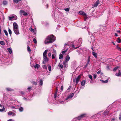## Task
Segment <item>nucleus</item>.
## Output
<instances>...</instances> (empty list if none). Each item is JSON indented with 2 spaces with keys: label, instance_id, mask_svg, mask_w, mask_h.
I'll return each mask as SVG.
<instances>
[{
  "label": "nucleus",
  "instance_id": "obj_22",
  "mask_svg": "<svg viewBox=\"0 0 121 121\" xmlns=\"http://www.w3.org/2000/svg\"><path fill=\"white\" fill-rule=\"evenodd\" d=\"M6 89L8 91H13V90L9 88H7Z\"/></svg>",
  "mask_w": 121,
  "mask_h": 121
},
{
  "label": "nucleus",
  "instance_id": "obj_52",
  "mask_svg": "<svg viewBox=\"0 0 121 121\" xmlns=\"http://www.w3.org/2000/svg\"><path fill=\"white\" fill-rule=\"evenodd\" d=\"M39 83H43V81L42 80L40 79L39 81Z\"/></svg>",
  "mask_w": 121,
  "mask_h": 121
},
{
  "label": "nucleus",
  "instance_id": "obj_19",
  "mask_svg": "<svg viewBox=\"0 0 121 121\" xmlns=\"http://www.w3.org/2000/svg\"><path fill=\"white\" fill-rule=\"evenodd\" d=\"M100 81H101L102 83H107L108 82V79H107L105 81H104L103 80H100Z\"/></svg>",
  "mask_w": 121,
  "mask_h": 121
},
{
  "label": "nucleus",
  "instance_id": "obj_23",
  "mask_svg": "<svg viewBox=\"0 0 121 121\" xmlns=\"http://www.w3.org/2000/svg\"><path fill=\"white\" fill-rule=\"evenodd\" d=\"M108 112L109 111H108L106 110L104 112V115L105 116L107 115L108 114Z\"/></svg>",
  "mask_w": 121,
  "mask_h": 121
},
{
  "label": "nucleus",
  "instance_id": "obj_25",
  "mask_svg": "<svg viewBox=\"0 0 121 121\" xmlns=\"http://www.w3.org/2000/svg\"><path fill=\"white\" fill-rule=\"evenodd\" d=\"M0 43L2 45H5V43L3 41H0Z\"/></svg>",
  "mask_w": 121,
  "mask_h": 121
},
{
  "label": "nucleus",
  "instance_id": "obj_6",
  "mask_svg": "<svg viewBox=\"0 0 121 121\" xmlns=\"http://www.w3.org/2000/svg\"><path fill=\"white\" fill-rule=\"evenodd\" d=\"M13 30L14 32V33L16 34V35H18L19 34L18 28L13 29Z\"/></svg>",
  "mask_w": 121,
  "mask_h": 121
},
{
  "label": "nucleus",
  "instance_id": "obj_8",
  "mask_svg": "<svg viewBox=\"0 0 121 121\" xmlns=\"http://www.w3.org/2000/svg\"><path fill=\"white\" fill-rule=\"evenodd\" d=\"M86 114H82L81 116H78L77 117V119L79 120H80L82 118H83L84 117H85V115H86Z\"/></svg>",
  "mask_w": 121,
  "mask_h": 121
},
{
  "label": "nucleus",
  "instance_id": "obj_9",
  "mask_svg": "<svg viewBox=\"0 0 121 121\" xmlns=\"http://www.w3.org/2000/svg\"><path fill=\"white\" fill-rule=\"evenodd\" d=\"M70 59V57L69 55H67L65 58V62H68Z\"/></svg>",
  "mask_w": 121,
  "mask_h": 121
},
{
  "label": "nucleus",
  "instance_id": "obj_2",
  "mask_svg": "<svg viewBox=\"0 0 121 121\" xmlns=\"http://www.w3.org/2000/svg\"><path fill=\"white\" fill-rule=\"evenodd\" d=\"M55 39L56 37L53 35H49L46 38L44 43L45 44L51 43L54 42Z\"/></svg>",
  "mask_w": 121,
  "mask_h": 121
},
{
  "label": "nucleus",
  "instance_id": "obj_42",
  "mask_svg": "<svg viewBox=\"0 0 121 121\" xmlns=\"http://www.w3.org/2000/svg\"><path fill=\"white\" fill-rule=\"evenodd\" d=\"M63 86H62L61 87V88L60 89V90L61 91H62L63 89Z\"/></svg>",
  "mask_w": 121,
  "mask_h": 121
},
{
  "label": "nucleus",
  "instance_id": "obj_37",
  "mask_svg": "<svg viewBox=\"0 0 121 121\" xmlns=\"http://www.w3.org/2000/svg\"><path fill=\"white\" fill-rule=\"evenodd\" d=\"M43 68L44 69H47V67L46 65H43Z\"/></svg>",
  "mask_w": 121,
  "mask_h": 121
},
{
  "label": "nucleus",
  "instance_id": "obj_17",
  "mask_svg": "<svg viewBox=\"0 0 121 121\" xmlns=\"http://www.w3.org/2000/svg\"><path fill=\"white\" fill-rule=\"evenodd\" d=\"M7 50L9 52L10 54H11L12 53V51L11 49L10 48H7Z\"/></svg>",
  "mask_w": 121,
  "mask_h": 121
},
{
  "label": "nucleus",
  "instance_id": "obj_5",
  "mask_svg": "<svg viewBox=\"0 0 121 121\" xmlns=\"http://www.w3.org/2000/svg\"><path fill=\"white\" fill-rule=\"evenodd\" d=\"M18 28V26L16 22H14L13 24V29Z\"/></svg>",
  "mask_w": 121,
  "mask_h": 121
},
{
  "label": "nucleus",
  "instance_id": "obj_62",
  "mask_svg": "<svg viewBox=\"0 0 121 121\" xmlns=\"http://www.w3.org/2000/svg\"><path fill=\"white\" fill-rule=\"evenodd\" d=\"M112 43L114 45H115V43L114 42L112 41Z\"/></svg>",
  "mask_w": 121,
  "mask_h": 121
},
{
  "label": "nucleus",
  "instance_id": "obj_55",
  "mask_svg": "<svg viewBox=\"0 0 121 121\" xmlns=\"http://www.w3.org/2000/svg\"><path fill=\"white\" fill-rule=\"evenodd\" d=\"M89 64V63H87L86 64V65L85 66V67H86L88 66Z\"/></svg>",
  "mask_w": 121,
  "mask_h": 121
},
{
  "label": "nucleus",
  "instance_id": "obj_57",
  "mask_svg": "<svg viewBox=\"0 0 121 121\" xmlns=\"http://www.w3.org/2000/svg\"><path fill=\"white\" fill-rule=\"evenodd\" d=\"M107 70H109V67L108 66H107Z\"/></svg>",
  "mask_w": 121,
  "mask_h": 121
},
{
  "label": "nucleus",
  "instance_id": "obj_24",
  "mask_svg": "<svg viewBox=\"0 0 121 121\" xmlns=\"http://www.w3.org/2000/svg\"><path fill=\"white\" fill-rule=\"evenodd\" d=\"M63 57V55L61 54H60L59 55V59H62Z\"/></svg>",
  "mask_w": 121,
  "mask_h": 121
},
{
  "label": "nucleus",
  "instance_id": "obj_16",
  "mask_svg": "<svg viewBox=\"0 0 121 121\" xmlns=\"http://www.w3.org/2000/svg\"><path fill=\"white\" fill-rule=\"evenodd\" d=\"M116 41L117 43H120L121 42V39H120V38H118L117 39Z\"/></svg>",
  "mask_w": 121,
  "mask_h": 121
},
{
  "label": "nucleus",
  "instance_id": "obj_13",
  "mask_svg": "<svg viewBox=\"0 0 121 121\" xmlns=\"http://www.w3.org/2000/svg\"><path fill=\"white\" fill-rule=\"evenodd\" d=\"M93 55L96 58H97V53L93 52H92Z\"/></svg>",
  "mask_w": 121,
  "mask_h": 121
},
{
  "label": "nucleus",
  "instance_id": "obj_45",
  "mask_svg": "<svg viewBox=\"0 0 121 121\" xmlns=\"http://www.w3.org/2000/svg\"><path fill=\"white\" fill-rule=\"evenodd\" d=\"M119 118L120 120H121V113L120 114L119 117Z\"/></svg>",
  "mask_w": 121,
  "mask_h": 121
},
{
  "label": "nucleus",
  "instance_id": "obj_34",
  "mask_svg": "<svg viewBox=\"0 0 121 121\" xmlns=\"http://www.w3.org/2000/svg\"><path fill=\"white\" fill-rule=\"evenodd\" d=\"M118 68V67H115L113 69V71H116Z\"/></svg>",
  "mask_w": 121,
  "mask_h": 121
},
{
  "label": "nucleus",
  "instance_id": "obj_64",
  "mask_svg": "<svg viewBox=\"0 0 121 121\" xmlns=\"http://www.w3.org/2000/svg\"><path fill=\"white\" fill-rule=\"evenodd\" d=\"M7 121H12V120L11 119H10L8 120Z\"/></svg>",
  "mask_w": 121,
  "mask_h": 121
},
{
  "label": "nucleus",
  "instance_id": "obj_59",
  "mask_svg": "<svg viewBox=\"0 0 121 121\" xmlns=\"http://www.w3.org/2000/svg\"><path fill=\"white\" fill-rule=\"evenodd\" d=\"M71 88V87L70 86L68 88V90H69Z\"/></svg>",
  "mask_w": 121,
  "mask_h": 121
},
{
  "label": "nucleus",
  "instance_id": "obj_10",
  "mask_svg": "<svg viewBox=\"0 0 121 121\" xmlns=\"http://www.w3.org/2000/svg\"><path fill=\"white\" fill-rule=\"evenodd\" d=\"M78 13L79 14H80L83 16L84 15H85V14L86 13L82 11H81L79 12Z\"/></svg>",
  "mask_w": 121,
  "mask_h": 121
},
{
  "label": "nucleus",
  "instance_id": "obj_40",
  "mask_svg": "<svg viewBox=\"0 0 121 121\" xmlns=\"http://www.w3.org/2000/svg\"><path fill=\"white\" fill-rule=\"evenodd\" d=\"M65 11L68 12L69 11V9L68 8H67L65 9Z\"/></svg>",
  "mask_w": 121,
  "mask_h": 121
},
{
  "label": "nucleus",
  "instance_id": "obj_35",
  "mask_svg": "<svg viewBox=\"0 0 121 121\" xmlns=\"http://www.w3.org/2000/svg\"><path fill=\"white\" fill-rule=\"evenodd\" d=\"M5 108L4 106H3V108L2 109H0V112H3L5 110Z\"/></svg>",
  "mask_w": 121,
  "mask_h": 121
},
{
  "label": "nucleus",
  "instance_id": "obj_20",
  "mask_svg": "<svg viewBox=\"0 0 121 121\" xmlns=\"http://www.w3.org/2000/svg\"><path fill=\"white\" fill-rule=\"evenodd\" d=\"M40 65L38 64H36L35 66L34 67L35 68H37L38 69Z\"/></svg>",
  "mask_w": 121,
  "mask_h": 121
},
{
  "label": "nucleus",
  "instance_id": "obj_4",
  "mask_svg": "<svg viewBox=\"0 0 121 121\" xmlns=\"http://www.w3.org/2000/svg\"><path fill=\"white\" fill-rule=\"evenodd\" d=\"M17 19V16L14 15H13L11 16H9V19L10 20H15Z\"/></svg>",
  "mask_w": 121,
  "mask_h": 121
},
{
  "label": "nucleus",
  "instance_id": "obj_26",
  "mask_svg": "<svg viewBox=\"0 0 121 121\" xmlns=\"http://www.w3.org/2000/svg\"><path fill=\"white\" fill-rule=\"evenodd\" d=\"M7 4V1L4 0L3 2V4L4 5H6Z\"/></svg>",
  "mask_w": 121,
  "mask_h": 121
},
{
  "label": "nucleus",
  "instance_id": "obj_49",
  "mask_svg": "<svg viewBox=\"0 0 121 121\" xmlns=\"http://www.w3.org/2000/svg\"><path fill=\"white\" fill-rule=\"evenodd\" d=\"M55 58V55H52V59H54Z\"/></svg>",
  "mask_w": 121,
  "mask_h": 121
},
{
  "label": "nucleus",
  "instance_id": "obj_50",
  "mask_svg": "<svg viewBox=\"0 0 121 121\" xmlns=\"http://www.w3.org/2000/svg\"><path fill=\"white\" fill-rule=\"evenodd\" d=\"M23 15L24 16H26L27 15V14L25 12H24L23 13Z\"/></svg>",
  "mask_w": 121,
  "mask_h": 121
},
{
  "label": "nucleus",
  "instance_id": "obj_7",
  "mask_svg": "<svg viewBox=\"0 0 121 121\" xmlns=\"http://www.w3.org/2000/svg\"><path fill=\"white\" fill-rule=\"evenodd\" d=\"M81 75H80L76 78V83H78V82L81 78Z\"/></svg>",
  "mask_w": 121,
  "mask_h": 121
},
{
  "label": "nucleus",
  "instance_id": "obj_27",
  "mask_svg": "<svg viewBox=\"0 0 121 121\" xmlns=\"http://www.w3.org/2000/svg\"><path fill=\"white\" fill-rule=\"evenodd\" d=\"M48 70L49 71H51V66H50V65H48Z\"/></svg>",
  "mask_w": 121,
  "mask_h": 121
},
{
  "label": "nucleus",
  "instance_id": "obj_41",
  "mask_svg": "<svg viewBox=\"0 0 121 121\" xmlns=\"http://www.w3.org/2000/svg\"><path fill=\"white\" fill-rule=\"evenodd\" d=\"M88 77H89V78H90L91 80H92V76L90 75H89Z\"/></svg>",
  "mask_w": 121,
  "mask_h": 121
},
{
  "label": "nucleus",
  "instance_id": "obj_11",
  "mask_svg": "<svg viewBox=\"0 0 121 121\" xmlns=\"http://www.w3.org/2000/svg\"><path fill=\"white\" fill-rule=\"evenodd\" d=\"M74 95V94L73 93L71 94L70 95L68 96L66 99H67L69 98H70L72 97Z\"/></svg>",
  "mask_w": 121,
  "mask_h": 121
},
{
  "label": "nucleus",
  "instance_id": "obj_12",
  "mask_svg": "<svg viewBox=\"0 0 121 121\" xmlns=\"http://www.w3.org/2000/svg\"><path fill=\"white\" fill-rule=\"evenodd\" d=\"M8 114L10 116L12 115L13 116H14L15 115V114L13 113L12 112L9 111L8 113Z\"/></svg>",
  "mask_w": 121,
  "mask_h": 121
},
{
  "label": "nucleus",
  "instance_id": "obj_1",
  "mask_svg": "<svg viewBox=\"0 0 121 121\" xmlns=\"http://www.w3.org/2000/svg\"><path fill=\"white\" fill-rule=\"evenodd\" d=\"M70 47L71 48H74L75 49L79 47V46L75 47L74 46L73 43L72 42L70 43V42H68L67 43L65 44L64 47V49L65 50L62 52V54H64L66 52L68 49L69 48H70Z\"/></svg>",
  "mask_w": 121,
  "mask_h": 121
},
{
  "label": "nucleus",
  "instance_id": "obj_56",
  "mask_svg": "<svg viewBox=\"0 0 121 121\" xmlns=\"http://www.w3.org/2000/svg\"><path fill=\"white\" fill-rule=\"evenodd\" d=\"M100 72H101V71L100 70L98 71L97 72V73H98V74H99L100 73Z\"/></svg>",
  "mask_w": 121,
  "mask_h": 121
},
{
  "label": "nucleus",
  "instance_id": "obj_14",
  "mask_svg": "<svg viewBox=\"0 0 121 121\" xmlns=\"http://www.w3.org/2000/svg\"><path fill=\"white\" fill-rule=\"evenodd\" d=\"M119 72L118 73H116V75L117 76H121V73L120 70H119Z\"/></svg>",
  "mask_w": 121,
  "mask_h": 121
},
{
  "label": "nucleus",
  "instance_id": "obj_43",
  "mask_svg": "<svg viewBox=\"0 0 121 121\" xmlns=\"http://www.w3.org/2000/svg\"><path fill=\"white\" fill-rule=\"evenodd\" d=\"M117 48L118 50L120 51H121V48L118 47V46H117Z\"/></svg>",
  "mask_w": 121,
  "mask_h": 121
},
{
  "label": "nucleus",
  "instance_id": "obj_61",
  "mask_svg": "<svg viewBox=\"0 0 121 121\" xmlns=\"http://www.w3.org/2000/svg\"><path fill=\"white\" fill-rule=\"evenodd\" d=\"M115 36H118V35H117V34L116 33H115Z\"/></svg>",
  "mask_w": 121,
  "mask_h": 121
},
{
  "label": "nucleus",
  "instance_id": "obj_60",
  "mask_svg": "<svg viewBox=\"0 0 121 121\" xmlns=\"http://www.w3.org/2000/svg\"><path fill=\"white\" fill-rule=\"evenodd\" d=\"M90 60H88L87 63H89L90 62Z\"/></svg>",
  "mask_w": 121,
  "mask_h": 121
},
{
  "label": "nucleus",
  "instance_id": "obj_28",
  "mask_svg": "<svg viewBox=\"0 0 121 121\" xmlns=\"http://www.w3.org/2000/svg\"><path fill=\"white\" fill-rule=\"evenodd\" d=\"M19 111L21 112H22L23 110V108L22 107H20L19 108Z\"/></svg>",
  "mask_w": 121,
  "mask_h": 121
},
{
  "label": "nucleus",
  "instance_id": "obj_63",
  "mask_svg": "<svg viewBox=\"0 0 121 121\" xmlns=\"http://www.w3.org/2000/svg\"><path fill=\"white\" fill-rule=\"evenodd\" d=\"M85 84H81V85L82 86H83Z\"/></svg>",
  "mask_w": 121,
  "mask_h": 121
},
{
  "label": "nucleus",
  "instance_id": "obj_31",
  "mask_svg": "<svg viewBox=\"0 0 121 121\" xmlns=\"http://www.w3.org/2000/svg\"><path fill=\"white\" fill-rule=\"evenodd\" d=\"M4 33L7 36L8 35V33L7 31L6 30H4Z\"/></svg>",
  "mask_w": 121,
  "mask_h": 121
},
{
  "label": "nucleus",
  "instance_id": "obj_30",
  "mask_svg": "<svg viewBox=\"0 0 121 121\" xmlns=\"http://www.w3.org/2000/svg\"><path fill=\"white\" fill-rule=\"evenodd\" d=\"M19 93H21L22 95H24L25 93V92L22 91H19Z\"/></svg>",
  "mask_w": 121,
  "mask_h": 121
},
{
  "label": "nucleus",
  "instance_id": "obj_29",
  "mask_svg": "<svg viewBox=\"0 0 121 121\" xmlns=\"http://www.w3.org/2000/svg\"><path fill=\"white\" fill-rule=\"evenodd\" d=\"M82 39L81 38L79 39L78 40V42L80 44H81L82 43Z\"/></svg>",
  "mask_w": 121,
  "mask_h": 121
},
{
  "label": "nucleus",
  "instance_id": "obj_21",
  "mask_svg": "<svg viewBox=\"0 0 121 121\" xmlns=\"http://www.w3.org/2000/svg\"><path fill=\"white\" fill-rule=\"evenodd\" d=\"M58 90V89H57V88H56V92L55 93V94L54 95V97L55 98H56L57 97V96L56 95V94Z\"/></svg>",
  "mask_w": 121,
  "mask_h": 121
},
{
  "label": "nucleus",
  "instance_id": "obj_58",
  "mask_svg": "<svg viewBox=\"0 0 121 121\" xmlns=\"http://www.w3.org/2000/svg\"><path fill=\"white\" fill-rule=\"evenodd\" d=\"M27 89L28 90H30L31 89V87H28Z\"/></svg>",
  "mask_w": 121,
  "mask_h": 121
},
{
  "label": "nucleus",
  "instance_id": "obj_15",
  "mask_svg": "<svg viewBox=\"0 0 121 121\" xmlns=\"http://www.w3.org/2000/svg\"><path fill=\"white\" fill-rule=\"evenodd\" d=\"M99 4V1H98H98H96V2L94 4V7H97Z\"/></svg>",
  "mask_w": 121,
  "mask_h": 121
},
{
  "label": "nucleus",
  "instance_id": "obj_53",
  "mask_svg": "<svg viewBox=\"0 0 121 121\" xmlns=\"http://www.w3.org/2000/svg\"><path fill=\"white\" fill-rule=\"evenodd\" d=\"M65 62V61H64L63 62V64L64 65H65L66 64V62Z\"/></svg>",
  "mask_w": 121,
  "mask_h": 121
},
{
  "label": "nucleus",
  "instance_id": "obj_46",
  "mask_svg": "<svg viewBox=\"0 0 121 121\" xmlns=\"http://www.w3.org/2000/svg\"><path fill=\"white\" fill-rule=\"evenodd\" d=\"M111 120L112 121H114L115 120V118H112L111 119Z\"/></svg>",
  "mask_w": 121,
  "mask_h": 121
},
{
  "label": "nucleus",
  "instance_id": "obj_54",
  "mask_svg": "<svg viewBox=\"0 0 121 121\" xmlns=\"http://www.w3.org/2000/svg\"><path fill=\"white\" fill-rule=\"evenodd\" d=\"M51 55V54L50 53H49L48 54V56H50Z\"/></svg>",
  "mask_w": 121,
  "mask_h": 121
},
{
  "label": "nucleus",
  "instance_id": "obj_44",
  "mask_svg": "<svg viewBox=\"0 0 121 121\" xmlns=\"http://www.w3.org/2000/svg\"><path fill=\"white\" fill-rule=\"evenodd\" d=\"M13 1L17 3L19 2V0H13Z\"/></svg>",
  "mask_w": 121,
  "mask_h": 121
},
{
  "label": "nucleus",
  "instance_id": "obj_3",
  "mask_svg": "<svg viewBox=\"0 0 121 121\" xmlns=\"http://www.w3.org/2000/svg\"><path fill=\"white\" fill-rule=\"evenodd\" d=\"M48 51V50H46L43 52V64H45L48 61V59L47 57V54Z\"/></svg>",
  "mask_w": 121,
  "mask_h": 121
},
{
  "label": "nucleus",
  "instance_id": "obj_38",
  "mask_svg": "<svg viewBox=\"0 0 121 121\" xmlns=\"http://www.w3.org/2000/svg\"><path fill=\"white\" fill-rule=\"evenodd\" d=\"M29 30L30 31H31L32 32H34V30L32 29L31 28H30Z\"/></svg>",
  "mask_w": 121,
  "mask_h": 121
},
{
  "label": "nucleus",
  "instance_id": "obj_18",
  "mask_svg": "<svg viewBox=\"0 0 121 121\" xmlns=\"http://www.w3.org/2000/svg\"><path fill=\"white\" fill-rule=\"evenodd\" d=\"M84 20L85 21H86L87 19V16L86 15V13L85 14V15H84Z\"/></svg>",
  "mask_w": 121,
  "mask_h": 121
},
{
  "label": "nucleus",
  "instance_id": "obj_33",
  "mask_svg": "<svg viewBox=\"0 0 121 121\" xmlns=\"http://www.w3.org/2000/svg\"><path fill=\"white\" fill-rule=\"evenodd\" d=\"M58 66L60 67L61 68H62L63 67V65H60V64H59L58 65Z\"/></svg>",
  "mask_w": 121,
  "mask_h": 121
},
{
  "label": "nucleus",
  "instance_id": "obj_48",
  "mask_svg": "<svg viewBox=\"0 0 121 121\" xmlns=\"http://www.w3.org/2000/svg\"><path fill=\"white\" fill-rule=\"evenodd\" d=\"M86 82V81L85 80H83L81 82V83H85Z\"/></svg>",
  "mask_w": 121,
  "mask_h": 121
},
{
  "label": "nucleus",
  "instance_id": "obj_51",
  "mask_svg": "<svg viewBox=\"0 0 121 121\" xmlns=\"http://www.w3.org/2000/svg\"><path fill=\"white\" fill-rule=\"evenodd\" d=\"M96 76H97V75H96V74H94V78L95 79L96 78Z\"/></svg>",
  "mask_w": 121,
  "mask_h": 121
},
{
  "label": "nucleus",
  "instance_id": "obj_39",
  "mask_svg": "<svg viewBox=\"0 0 121 121\" xmlns=\"http://www.w3.org/2000/svg\"><path fill=\"white\" fill-rule=\"evenodd\" d=\"M27 50L28 51L30 52L31 51V49L30 48V47L29 46H28L27 48Z\"/></svg>",
  "mask_w": 121,
  "mask_h": 121
},
{
  "label": "nucleus",
  "instance_id": "obj_32",
  "mask_svg": "<svg viewBox=\"0 0 121 121\" xmlns=\"http://www.w3.org/2000/svg\"><path fill=\"white\" fill-rule=\"evenodd\" d=\"M8 31L9 34L10 35H11L12 33L11 30L9 28L8 29Z\"/></svg>",
  "mask_w": 121,
  "mask_h": 121
},
{
  "label": "nucleus",
  "instance_id": "obj_36",
  "mask_svg": "<svg viewBox=\"0 0 121 121\" xmlns=\"http://www.w3.org/2000/svg\"><path fill=\"white\" fill-rule=\"evenodd\" d=\"M33 41L35 43H37V41L36 39L35 38L34 39H33Z\"/></svg>",
  "mask_w": 121,
  "mask_h": 121
},
{
  "label": "nucleus",
  "instance_id": "obj_47",
  "mask_svg": "<svg viewBox=\"0 0 121 121\" xmlns=\"http://www.w3.org/2000/svg\"><path fill=\"white\" fill-rule=\"evenodd\" d=\"M24 11L21 10L20 11V13H24Z\"/></svg>",
  "mask_w": 121,
  "mask_h": 121
}]
</instances>
